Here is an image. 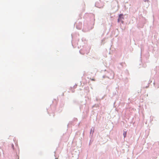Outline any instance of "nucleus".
<instances>
[{"instance_id":"nucleus-1","label":"nucleus","mask_w":159,"mask_h":159,"mask_svg":"<svg viewBox=\"0 0 159 159\" xmlns=\"http://www.w3.org/2000/svg\"><path fill=\"white\" fill-rule=\"evenodd\" d=\"M124 18L123 16V15L122 14H120L119 16V17L118 19V22H121L122 23H123V20L124 19Z\"/></svg>"},{"instance_id":"nucleus-2","label":"nucleus","mask_w":159,"mask_h":159,"mask_svg":"<svg viewBox=\"0 0 159 159\" xmlns=\"http://www.w3.org/2000/svg\"><path fill=\"white\" fill-rule=\"evenodd\" d=\"M127 134V132L126 131H124L123 133V135L124 138H125Z\"/></svg>"},{"instance_id":"nucleus-3","label":"nucleus","mask_w":159,"mask_h":159,"mask_svg":"<svg viewBox=\"0 0 159 159\" xmlns=\"http://www.w3.org/2000/svg\"><path fill=\"white\" fill-rule=\"evenodd\" d=\"M92 81H94L95 80L93 79H90Z\"/></svg>"}]
</instances>
